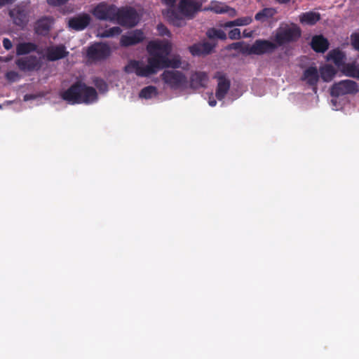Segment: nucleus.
I'll return each mask as SVG.
<instances>
[{"label": "nucleus", "mask_w": 359, "mask_h": 359, "mask_svg": "<svg viewBox=\"0 0 359 359\" xmlns=\"http://www.w3.org/2000/svg\"><path fill=\"white\" fill-rule=\"evenodd\" d=\"M147 50L149 54L147 65L142 66L140 61L130 60L125 66L124 72L127 74L135 72L138 76L148 77L163 68L175 69L180 67L181 61L179 58H168L171 51V46L168 43L150 41L147 46Z\"/></svg>", "instance_id": "nucleus-1"}, {"label": "nucleus", "mask_w": 359, "mask_h": 359, "mask_svg": "<svg viewBox=\"0 0 359 359\" xmlns=\"http://www.w3.org/2000/svg\"><path fill=\"white\" fill-rule=\"evenodd\" d=\"M61 98L69 104H90L97 100V93L93 87L76 81L60 94Z\"/></svg>", "instance_id": "nucleus-2"}, {"label": "nucleus", "mask_w": 359, "mask_h": 359, "mask_svg": "<svg viewBox=\"0 0 359 359\" xmlns=\"http://www.w3.org/2000/svg\"><path fill=\"white\" fill-rule=\"evenodd\" d=\"M202 4L193 0H181L177 6V10L168 9L165 16L168 20L175 27H182L184 18L191 19L201 10Z\"/></svg>", "instance_id": "nucleus-3"}, {"label": "nucleus", "mask_w": 359, "mask_h": 359, "mask_svg": "<svg viewBox=\"0 0 359 359\" xmlns=\"http://www.w3.org/2000/svg\"><path fill=\"white\" fill-rule=\"evenodd\" d=\"M302 36V29L296 24L292 23L290 25L285 24L281 25L276 30L274 35V42L277 47L290 43L297 41Z\"/></svg>", "instance_id": "nucleus-4"}, {"label": "nucleus", "mask_w": 359, "mask_h": 359, "mask_svg": "<svg viewBox=\"0 0 359 359\" xmlns=\"http://www.w3.org/2000/svg\"><path fill=\"white\" fill-rule=\"evenodd\" d=\"M161 76L163 81L172 90L184 88L187 84V78L181 71L165 70Z\"/></svg>", "instance_id": "nucleus-5"}, {"label": "nucleus", "mask_w": 359, "mask_h": 359, "mask_svg": "<svg viewBox=\"0 0 359 359\" xmlns=\"http://www.w3.org/2000/svg\"><path fill=\"white\" fill-rule=\"evenodd\" d=\"M138 15L132 7H117L115 12L114 22L123 27H132L137 25Z\"/></svg>", "instance_id": "nucleus-6"}, {"label": "nucleus", "mask_w": 359, "mask_h": 359, "mask_svg": "<svg viewBox=\"0 0 359 359\" xmlns=\"http://www.w3.org/2000/svg\"><path fill=\"white\" fill-rule=\"evenodd\" d=\"M111 53V48L108 44L95 42L88 47L86 57L91 62H100L107 60Z\"/></svg>", "instance_id": "nucleus-7"}, {"label": "nucleus", "mask_w": 359, "mask_h": 359, "mask_svg": "<svg viewBox=\"0 0 359 359\" xmlns=\"http://www.w3.org/2000/svg\"><path fill=\"white\" fill-rule=\"evenodd\" d=\"M358 92V84L355 81L349 79L334 83L330 88V95L336 97L346 95H355Z\"/></svg>", "instance_id": "nucleus-8"}, {"label": "nucleus", "mask_w": 359, "mask_h": 359, "mask_svg": "<svg viewBox=\"0 0 359 359\" xmlns=\"http://www.w3.org/2000/svg\"><path fill=\"white\" fill-rule=\"evenodd\" d=\"M117 6L114 4L102 1L91 11L92 15L99 20L114 22Z\"/></svg>", "instance_id": "nucleus-9"}, {"label": "nucleus", "mask_w": 359, "mask_h": 359, "mask_svg": "<svg viewBox=\"0 0 359 359\" xmlns=\"http://www.w3.org/2000/svg\"><path fill=\"white\" fill-rule=\"evenodd\" d=\"M29 11L26 5L15 6L9 11V15L13 23L22 28L25 27L29 22Z\"/></svg>", "instance_id": "nucleus-10"}, {"label": "nucleus", "mask_w": 359, "mask_h": 359, "mask_svg": "<svg viewBox=\"0 0 359 359\" xmlns=\"http://www.w3.org/2000/svg\"><path fill=\"white\" fill-rule=\"evenodd\" d=\"M277 44L275 42L266 39H257L252 43V52L255 55H261L272 53L277 49Z\"/></svg>", "instance_id": "nucleus-11"}, {"label": "nucleus", "mask_w": 359, "mask_h": 359, "mask_svg": "<svg viewBox=\"0 0 359 359\" xmlns=\"http://www.w3.org/2000/svg\"><path fill=\"white\" fill-rule=\"evenodd\" d=\"M145 39L144 32L140 29H135L128 34H123L120 39V45L123 47H129L142 42Z\"/></svg>", "instance_id": "nucleus-12"}, {"label": "nucleus", "mask_w": 359, "mask_h": 359, "mask_svg": "<svg viewBox=\"0 0 359 359\" xmlns=\"http://www.w3.org/2000/svg\"><path fill=\"white\" fill-rule=\"evenodd\" d=\"M320 79L318 70L316 67L311 66L306 69L301 79L306 81V84L311 86L313 90L316 93L318 83Z\"/></svg>", "instance_id": "nucleus-13"}, {"label": "nucleus", "mask_w": 359, "mask_h": 359, "mask_svg": "<svg viewBox=\"0 0 359 359\" xmlns=\"http://www.w3.org/2000/svg\"><path fill=\"white\" fill-rule=\"evenodd\" d=\"M215 78L217 79V86L215 96L219 100H223L229 90L231 82L226 76L221 73L217 72Z\"/></svg>", "instance_id": "nucleus-14"}, {"label": "nucleus", "mask_w": 359, "mask_h": 359, "mask_svg": "<svg viewBox=\"0 0 359 359\" xmlns=\"http://www.w3.org/2000/svg\"><path fill=\"white\" fill-rule=\"evenodd\" d=\"M68 55L69 51L67 50L66 47L62 44L49 46L46 50V58L51 62L63 59Z\"/></svg>", "instance_id": "nucleus-15"}, {"label": "nucleus", "mask_w": 359, "mask_h": 359, "mask_svg": "<svg viewBox=\"0 0 359 359\" xmlns=\"http://www.w3.org/2000/svg\"><path fill=\"white\" fill-rule=\"evenodd\" d=\"M90 20V16L88 13H83L70 18L68 22V25L74 30L81 31L89 25Z\"/></svg>", "instance_id": "nucleus-16"}, {"label": "nucleus", "mask_w": 359, "mask_h": 359, "mask_svg": "<svg viewBox=\"0 0 359 359\" xmlns=\"http://www.w3.org/2000/svg\"><path fill=\"white\" fill-rule=\"evenodd\" d=\"M15 64L21 71H33L39 67V62L34 55H29L18 59Z\"/></svg>", "instance_id": "nucleus-17"}, {"label": "nucleus", "mask_w": 359, "mask_h": 359, "mask_svg": "<svg viewBox=\"0 0 359 359\" xmlns=\"http://www.w3.org/2000/svg\"><path fill=\"white\" fill-rule=\"evenodd\" d=\"M208 81V76L204 72H195L191 74L189 80L190 88L198 89L205 87Z\"/></svg>", "instance_id": "nucleus-18"}, {"label": "nucleus", "mask_w": 359, "mask_h": 359, "mask_svg": "<svg viewBox=\"0 0 359 359\" xmlns=\"http://www.w3.org/2000/svg\"><path fill=\"white\" fill-rule=\"evenodd\" d=\"M311 47L316 53H324L329 48V42L323 36L316 35L312 37Z\"/></svg>", "instance_id": "nucleus-19"}, {"label": "nucleus", "mask_w": 359, "mask_h": 359, "mask_svg": "<svg viewBox=\"0 0 359 359\" xmlns=\"http://www.w3.org/2000/svg\"><path fill=\"white\" fill-rule=\"evenodd\" d=\"M52 23V18L43 17L35 23L34 30L37 34L46 36L48 34Z\"/></svg>", "instance_id": "nucleus-20"}, {"label": "nucleus", "mask_w": 359, "mask_h": 359, "mask_svg": "<svg viewBox=\"0 0 359 359\" xmlns=\"http://www.w3.org/2000/svg\"><path fill=\"white\" fill-rule=\"evenodd\" d=\"M212 49V46L208 42L195 43L189 47V52L194 56H201L209 54Z\"/></svg>", "instance_id": "nucleus-21"}, {"label": "nucleus", "mask_w": 359, "mask_h": 359, "mask_svg": "<svg viewBox=\"0 0 359 359\" xmlns=\"http://www.w3.org/2000/svg\"><path fill=\"white\" fill-rule=\"evenodd\" d=\"M320 20L319 13L309 11L299 15V21L303 25H314Z\"/></svg>", "instance_id": "nucleus-22"}, {"label": "nucleus", "mask_w": 359, "mask_h": 359, "mask_svg": "<svg viewBox=\"0 0 359 359\" xmlns=\"http://www.w3.org/2000/svg\"><path fill=\"white\" fill-rule=\"evenodd\" d=\"M345 58L344 53L339 49L330 50L327 55V60H332L337 67H341L344 64Z\"/></svg>", "instance_id": "nucleus-23"}, {"label": "nucleus", "mask_w": 359, "mask_h": 359, "mask_svg": "<svg viewBox=\"0 0 359 359\" xmlns=\"http://www.w3.org/2000/svg\"><path fill=\"white\" fill-rule=\"evenodd\" d=\"M318 72L320 73L319 75L320 76L321 79L325 82H330L333 79L334 76L337 74V70L333 66L330 65H326L323 67H321Z\"/></svg>", "instance_id": "nucleus-24"}, {"label": "nucleus", "mask_w": 359, "mask_h": 359, "mask_svg": "<svg viewBox=\"0 0 359 359\" xmlns=\"http://www.w3.org/2000/svg\"><path fill=\"white\" fill-rule=\"evenodd\" d=\"M37 50V46L32 42L19 43L16 46V54L24 55L34 52Z\"/></svg>", "instance_id": "nucleus-25"}, {"label": "nucleus", "mask_w": 359, "mask_h": 359, "mask_svg": "<svg viewBox=\"0 0 359 359\" xmlns=\"http://www.w3.org/2000/svg\"><path fill=\"white\" fill-rule=\"evenodd\" d=\"M276 13V10L273 8H264L255 16L257 21L264 22L269 18H273Z\"/></svg>", "instance_id": "nucleus-26"}, {"label": "nucleus", "mask_w": 359, "mask_h": 359, "mask_svg": "<svg viewBox=\"0 0 359 359\" xmlns=\"http://www.w3.org/2000/svg\"><path fill=\"white\" fill-rule=\"evenodd\" d=\"M344 72L347 76L359 79V67L355 63L346 64Z\"/></svg>", "instance_id": "nucleus-27"}, {"label": "nucleus", "mask_w": 359, "mask_h": 359, "mask_svg": "<svg viewBox=\"0 0 359 359\" xmlns=\"http://www.w3.org/2000/svg\"><path fill=\"white\" fill-rule=\"evenodd\" d=\"M157 94V89L155 86H149L143 88L139 94L140 97L144 99H150Z\"/></svg>", "instance_id": "nucleus-28"}, {"label": "nucleus", "mask_w": 359, "mask_h": 359, "mask_svg": "<svg viewBox=\"0 0 359 359\" xmlns=\"http://www.w3.org/2000/svg\"><path fill=\"white\" fill-rule=\"evenodd\" d=\"M206 34L208 37L211 39H219L222 40H225L226 39V34L223 30L215 28H211L208 29Z\"/></svg>", "instance_id": "nucleus-29"}, {"label": "nucleus", "mask_w": 359, "mask_h": 359, "mask_svg": "<svg viewBox=\"0 0 359 359\" xmlns=\"http://www.w3.org/2000/svg\"><path fill=\"white\" fill-rule=\"evenodd\" d=\"M122 30L119 27H113L109 29H105L102 34V37H113L118 36L121 33Z\"/></svg>", "instance_id": "nucleus-30"}, {"label": "nucleus", "mask_w": 359, "mask_h": 359, "mask_svg": "<svg viewBox=\"0 0 359 359\" xmlns=\"http://www.w3.org/2000/svg\"><path fill=\"white\" fill-rule=\"evenodd\" d=\"M229 6L222 4H215L211 6L210 10L216 13H225L228 12Z\"/></svg>", "instance_id": "nucleus-31"}, {"label": "nucleus", "mask_w": 359, "mask_h": 359, "mask_svg": "<svg viewBox=\"0 0 359 359\" xmlns=\"http://www.w3.org/2000/svg\"><path fill=\"white\" fill-rule=\"evenodd\" d=\"M351 44L353 49L359 51V32H353L351 34Z\"/></svg>", "instance_id": "nucleus-32"}, {"label": "nucleus", "mask_w": 359, "mask_h": 359, "mask_svg": "<svg viewBox=\"0 0 359 359\" xmlns=\"http://www.w3.org/2000/svg\"><path fill=\"white\" fill-rule=\"evenodd\" d=\"M252 22L251 17H243L236 19V24L237 26H245L250 25Z\"/></svg>", "instance_id": "nucleus-33"}, {"label": "nucleus", "mask_w": 359, "mask_h": 359, "mask_svg": "<svg viewBox=\"0 0 359 359\" xmlns=\"http://www.w3.org/2000/svg\"><path fill=\"white\" fill-rule=\"evenodd\" d=\"M156 29H157V31H158L159 35H161L162 36H170V31L168 30L167 27L165 26L163 24H162V23L158 24L157 25Z\"/></svg>", "instance_id": "nucleus-34"}, {"label": "nucleus", "mask_w": 359, "mask_h": 359, "mask_svg": "<svg viewBox=\"0 0 359 359\" xmlns=\"http://www.w3.org/2000/svg\"><path fill=\"white\" fill-rule=\"evenodd\" d=\"M94 83L95 86L100 90L102 91H105L107 90V83L102 79H96L94 81Z\"/></svg>", "instance_id": "nucleus-35"}, {"label": "nucleus", "mask_w": 359, "mask_h": 359, "mask_svg": "<svg viewBox=\"0 0 359 359\" xmlns=\"http://www.w3.org/2000/svg\"><path fill=\"white\" fill-rule=\"evenodd\" d=\"M252 48V45H244L243 42H242L240 52L245 55H255V52H252L253 49Z\"/></svg>", "instance_id": "nucleus-36"}, {"label": "nucleus", "mask_w": 359, "mask_h": 359, "mask_svg": "<svg viewBox=\"0 0 359 359\" xmlns=\"http://www.w3.org/2000/svg\"><path fill=\"white\" fill-rule=\"evenodd\" d=\"M229 38L231 40H236L241 38V32L238 28H234L229 32Z\"/></svg>", "instance_id": "nucleus-37"}, {"label": "nucleus", "mask_w": 359, "mask_h": 359, "mask_svg": "<svg viewBox=\"0 0 359 359\" xmlns=\"http://www.w3.org/2000/svg\"><path fill=\"white\" fill-rule=\"evenodd\" d=\"M19 74L15 71H9L6 74V78L10 81H15L19 79Z\"/></svg>", "instance_id": "nucleus-38"}, {"label": "nucleus", "mask_w": 359, "mask_h": 359, "mask_svg": "<svg viewBox=\"0 0 359 359\" xmlns=\"http://www.w3.org/2000/svg\"><path fill=\"white\" fill-rule=\"evenodd\" d=\"M46 1L51 6H60L66 4L69 0H46Z\"/></svg>", "instance_id": "nucleus-39"}, {"label": "nucleus", "mask_w": 359, "mask_h": 359, "mask_svg": "<svg viewBox=\"0 0 359 359\" xmlns=\"http://www.w3.org/2000/svg\"><path fill=\"white\" fill-rule=\"evenodd\" d=\"M3 46L4 48L7 50H10L13 47L11 41L8 38H4L3 39Z\"/></svg>", "instance_id": "nucleus-40"}, {"label": "nucleus", "mask_w": 359, "mask_h": 359, "mask_svg": "<svg viewBox=\"0 0 359 359\" xmlns=\"http://www.w3.org/2000/svg\"><path fill=\"white\" fill-rule=\"evenodd\" d=\"M241 45H242V42L233 43L231 45H229V48L240 51Z\"/></svg>", "instance_id": "nucleus-41"}, {"label": "nucleus", "mask_w": 359, "mask_h": 359, "mask_svg": "<svg viewBox=\"0 0 359 359\" xmlns=\"http://www.w3.org/2000/svg\"><path fill=\"white\" fill-rule=\"evenodd\" d=\"M177 1V0H163L164 4L169 7H173Z\"/></svg>", "instance_id": "nucleus-42"}, {"label": "nucleus", "mask_w": 359, "mask_h": 359, "mask_svg": "<svg viewBox=\"0 0 359 359\" xmlns=\"http://www.w3.org/2000/svg\"><path fill=\"white\" fill-rule=\"evenodd\" d=\"M229 13V15L231 16V17H233L236 15V11L234 8H230L229 6V9H228V12Z\"/></svg>", "instance_id": "nucleus-43"}, {"label": "nucleus", "mask_w": 359, "mask_h": 359, "mask_svg": "<svg viewBox=\"0 0 359 359\" xmlns=\"http://www.w3.org/2000/svg\"><path fill=\"white\" fill-rule=\"evenodd\" d=\"M234 26H237L236 24V20H234L233 21H229L225 24V27H234Z\"/></svg>", "instance_id": "nucleus-44"}, {"label": "nucleus", "mask_w": 359, "mask_h": 359, "mask_svg": "<svg viewBox=\"0 0 359 359\" xmlns=\"http://www.w3.org/2000/svg\"><path fill=\"white\" fill-rule=\"evenodd\" d=\"M12 0H0V6H4L6 4L11 3Z\"/></svg>", "instance_id": "nucleus-45"}, {"label": "nucleus", "mask_w": 359, "mask_h": 359, "mask_svg": "<svg viewBox=\"0 0 359 359\" xmlns=\"http://www.w3.org/2000/svg\"><path fill=\"white\" fill-rule=\"evenodd\" d=\"M208 103H209L210 106L215 107L217 104V102L214 99H212V100L210 99Z\"/></svg>", "instance_id": "nucleus-46"}, {"label": "nucleus", "mask_w": 359, "mask_h": 359, "mask_svg": "<svg viewBox=\"0 0 359 359\" xmlns=\"http://www.w3.org/2000/svg\"><path fill=\"white\" fill-rule=\"evenodd\" d=\"M278 3L284 4L289 3L291 0H276Z\"/></svg>", "instance_id": "nucleus-47"}, {"label": "nucleus", "mask_w": 359, "mask_h": 359, "mask_svg": "<svg viewBox=\"0 0 359 359\" xmlns=\"http://www.w3.org/2000/svg\"><path fill=\"white\" fill-rule=\"evenodd\" d=\"M243 35L245 37H250L251 36L250 33H246L245 32H243Z\"/></svg>", "instance_id": "nucleus-48"}]
</instances>
